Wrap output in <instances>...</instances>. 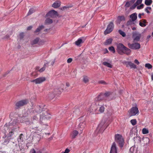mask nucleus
<instances>
[{
    "label": "nucleus",
    "mask_w": 153,
    "mask_h": 153,
    "mask_svg": "<svg viewBox=\"0 0 153 153\" xmlns=\"http://www.w3.org/2000/svg\"><path fill=\"white\" fill-rule=\"evenodd\" d=\"M78 133V131L76 130H74L71 133V136L72 138L74 139L76 137Z\"/></svg>",
    "instance_id": "24"
},
{
    "label": "nucleus",
    "mask_w": 153,
    "mask_h": 153,
    "mask_svg": "<svg viewBox=\"0 0 153 153\" xmlns=\"http://www.w3.org/2000/svg\"><path fill=\"white\" fill-rule=\"evenodd\" d=\"M49 63V62H47L46 63H45L44 65H43V67H42V68H40V69L38 70V71L40 72H42L44 71L45 69L46 65H48Z\"/></svg>",
    "instance_id": "27"
},
{
    "label": "nucleus",
    "mask_w": 153,
    "mask_h": 153,
    "mask_svg": "<svg viewBox=\"0 0 153 153\" xmlns=\"http://www.w3.org/2000/svg\"><path fill=\"white\" fill-rule=\"evenodd\" d=\"M132 34V37L134 40L137 41H139L141 37V34L136 32H133Z\"/></svg>",
    "instance_id": "15"
},
{
    "label": "nucleus",
    "mask_w": 153,
    "mask_h": 153,
    "mask_svg": "<svg viewBox=\"0 0 153 153\" xmlns=\"http://www.w3.org/2000/svg\"><path fill=\"white\" fill-rule=\"evenodd\" d=\"M34 135L35 136H34V138H36V137H37L39 138L38 140H39V139L41 138V135L39 134H36Z\"/></svg>",
    "instance_id": "47"
},
{
    "label": "nucleus",
    "mask_w": 153,
    "mask_h": 153,
    "mask_svg": "<svg viewBox=\"0 0 153 153\" xmlns=\"http://www.w3.org/2000/svg\"><path fill=\"white\" fill-rule=\"evenodd\" d=\"M33 113V111L32 108L28 109L27 110H25L23 112L22 117H28L30 116Z\"/></svg>",
    "instance_id": "10"
},
{
    "label": "nucleus",
    "mask_w": 153,
    "mask_h": 153,
    "mask_svg": "<svg viewBox=\"0 0 153 153\" xmlns=\"http://www.w3.org/2000/svg\"><path fill=\"white\" fill-rule=\"evenodd\" d=\"M9 141V140L7 139H4V141L2 142V143L4 145H6L8 143Z\"/></svg>",
    "instance_id": "44"
},
{
    "label": "nucleus",
    "mask_w": 153,
    "mask_h": 153,
    "mask_svg": "<svg viewBox=\"0 0 153 153\" xmlns=\"http://www.w3.org/2000/svg\"><path fill=\"white\" fill-rule=\"evenodd\" d=\"M85 39L83 37L79 38L75 42V44L78 46H80V44L83 43L85 41Z\"/></svg>",
    "instance_id": "20"
},
{
    "label": "nucleus",
    "mask_w": 153,
    "mask_h": 153,
    "mask_svg": "<svg viewBox=\"0 0 153 153\" xmlns=\"http://www.w3.org/2000/svg\"><path fill=\"white\" fill-rule=\"evenodd\" d=\"M144 6V5L143 4H142L140 5L137 6V8L138 9H140L142 8Z\"/></svg>",
    "instance_id": "48"
},
{
    "label": "nucleus",
    "mask_w": 153,
    "mask_h": 153,
    "mask_svg": "<svg viewBox=\"0 0 153 153\" xmlns=\"http://www.w3.org/2000/svg\"><path fill=\"white\" fill-rule=\"evenodd\" d=\"M61 3L59 1H56L52 5V7L54 8L59 7L61 4Z\"/></svg>",
    "instance_id": "25"
},
{
    "label": "nucleus",
    "mask_w": 153,
    "mask_h": 153,
    "mask_svg": "<svg viewBox=\"0 0 153 153\" xmlns=\"http://www.w3.org/2000/svg\"><path fill=\"white\" fill-rule=\"evenodd\" d=\"M104 110L105 108L103 106H102L100 107L99 111L100 113H102L104 111Z\"/></svg>",
    "instance_id": "38"
},
{
    "label": "nucleus",
    "mask_w": 153,
    "mask_h": 153,
    "mask_svg": "<svg viewBox=\"0 0 153 153\" xmlns=\"http://www.w3.org/2000/svg\"><path fill=\"white\" fill-rule=\"evenodd\" d=\"M132 22L133 21H132L131 20L128 21L127 22V25H131L133 23Z\"/></svg>",
    "instance_id": "55"
},
{
    "label": "nucleus",
    "mask_w": 153,
    "mask_h": 153,
    "mask_svg": "<svg viewBox=\"0 0 153 153\" xmlns=\"http://www.w3.org/2000/svg\"><path fill=\"white\" fill-rule=\"evenodd\" d=\"M28 102V101L27 100H21L16 103L15 104L17 108H18L27 104Z\"/></svg>",
    "instance_id": "8"
},
{
    "label": "nucleus",
    "mask_w": 153,
    "mask_h": 153,
    "mask_svg": "<svg viewBox=\"0 0 153 153\" xmlns=\"http://www.w3.org/2000/svg\"><path fill=\"white\" fill-rule=\"evenodd\" d=\"M13 132L12 131H10V132L9 133V134H8V135L10 136V137H11V136L12 135H13Z\"/></svg>",
    "instance_id": "58"
},
{
    "label": "nucleus",
    "mask_w": 153,
    "mask_h": 153,
    "mask_svg": "<svg viewBox=\"0 0 153 153\" xmlns=\"http://www.w3.org/2000/svg\"><path fill=\"white\" fill-rule=\"evenodd\" d=\"M46 78L45 77H41L32 80L31 82H35L36 84H39L44 82Z\"/></svg>",
    "instance_id": "12"
},
{
    "label": "nucleus",
    "mask_w": 153,
    "mask_h": 153,
    "mask_svg": "<svg viewBox=\"0 0 153 153\" xmlns=\"http://www.w3.org/2000/svg\"><path fill=\"white\" fill-rule=\"evenodd\" d=\"M81 110L78 108H75L73 111V115L75 116L79 115L81 113Z\"/></svg>",
    "instance_id": "22"
},
{
    "label": "nucleus",
    "mask_w": 153,
    "mask_h": 153,
    "mask_svg": "<svg viewBox=\"0 0 153 153\" xmlns=\"http://www.w3.org/2000/svg\"><path fill=\"white\" fill-rule=\"evenodd\" d=\"M32 27L31 26L28 27L27 28V30H31Z\"/></svg>",
    "instance_id": "61"
},
{
    "label": "nucleus",
    "mask_w": 153,
    "mask_h": 153,
    "mask_svg": "<svg viewBox=\"0 0 153 153\" xmlns=\"http://www.w3.org/2000/svg\"><path fill=\"white\" fill-rule=\"evenodd\" d=\"M130 152L131 153H136V150L135 147H131L130 149Z\"/></svg>",
    "instance_id": "34"
},
{
    "label": "nucleus",
    "mask_w": 153,
    "mask_h": 153,
    "mask_svg": "<svg viewBox=\"0 0 153 153\" xmlns=\"http://www.w3.org/2000/svg\"><path fill=\"white\" fill-rule=\"evenodd\" d=\"M128 45L130 48L133 49H138L140 48V44L137 43L133 44L128 43Z\"/></svg>",
    "instance_id": "13"
},
{
    "label": "nucleus",
    "mask_w": 153,
    "mask_h": 153,
    "mask_svg": "<svg viewBox=\"0 0 153 153\" xmlns=\"http://www.w3.org/2000/svg\"><path fill=\"white\" fill-rule=\"evenodd\" d=\"M137 5L135 3L131 7V9H134L136 7Z\"/></svg>",
    "instance_id": "53"
},
{
    "label": "nucleus",
    "mask_w": 153,
    "mask_h": 153,
    "mask_svg": "<svg viewBox=\"0 0 153 153\" xmlns=\"http://www.w3.org/2000/svg\"><path fill=\"white\" fill-rule=\"evenodd\" d=\"M118 32L120 34V35H121L125 37L126 36V34L125 33L121 30H118Z\"/></svg>",
    "instance_id": "41"
},
{
    "label": "nucleus",
    "mask_w": 153,
    "mask_h": 153,
    "mask_svg": "<svg viewBox=\"0 0 153 153\" xmlns=\"http://www.w3.org/2000/svg\"><path fill=\"white\" fill-rule=\"evenodd\" d=\"M99 83L102 84H105L106 82L104 81L101 80L100 81Z\"/></svg>",
    "instance_id": "59"
},
{
    "label": "nucleus",
    "mask_w": 153,
    "mask_h": 153,
    "mask_svg": "<svg viewBox=\"0 0 153 153\" xmlns=\"http://www.w3.org/2000/svg\"><path fill=\"white\" fill-rule=\"evenodd\" d=\"M108 49L109 51L112 52L113 53H115V49L114 48L113 46H111L109 47Z\"/></svg>",
    "instance_id": "42"
},
{
    "label": "nucleus",
    "mask_w": 153,
    "mask_h": 153,
    "mask_svg": "<svg viewBox=\"0 0 153 153\" xmlns=\"http://www.w3.org/2000/svg\"><path fill=\"white\" fill-rule=\"evenodd\" d=\"M117 51L118 53L120 55H123L124 53L129 55L131 52V51L130 49L121 43L117 45Z\"/></svg>",
    "instance_id": "1"
},
{
    "label": "nucleus",
    "mask_w": 153,
    "mask_h": 153,
    "mask_svg": "<svg viewBox=\"0 0 153 153\" xmlns=\"http://www.w3.org/2000/svg\"><path fill=\"white\" fill-rule=\"evenodd\" d=\"M139 112L138 108L137 107H132L129 111V115L130 116H134Z\"/></svg>",
    "instance_id": "11"
},
{
    "label": "nucleus",
    "mask_w": 153,
    "mask_h": 153,
    "mask_svg": "<svg viewBox=\"0 0 153 153\" xmlns=\"http://www.w3.org/2000/svg\"><path fill=\"white\" fill-rule=\"evenodd\" d=\"M142 133L143 134H148L149 133V130L146 128H143L142 130Z\"/></svg>",
    "instance_id": "40"
},
{
    "label": "nucleus",
    "mask_w": 153,
    "mask_h": 153,
    "mask_svg": "<svg viewBox=\"0 0 153 153\" xmlns=\"http://www.w3.org/2000/svg\"><path fill=\"white\" fill-rule=\"evenodd\" d=\"M97 109V107L96 105L93 106L92 105L90 108L89 111L93 113H96V111Z\"/></svg>",
    "instance_id": "21"
},
{
    "label": "nucleus",
    "mask_w": 153,
    "mask_h": 153,
    "mask_svg": "<svg viewBox=\"0 0 153 153\" xmlns=\"http://www.w3.org/2000/svg\"><path fill=\"white\" fill-rule=\"evenodd\" d=\"M123 63L127 67H128L129 66L131 68H134L135 69L136 68V65L131 62L125 61Z\"/></svg>",
    "instance_id": "16"
},
{
    "label": "nucleus",
    "mask_w": 153,
    "mask_h": 153,
    "mask_svg": "<svg viewBox=\"0 0 153 153\" xmlns=\"http://www.w3.org/2000/svg\"><path fill=\"white\" fill-rule=\"evenodd\" d=\"M42 106H41V107L39 106V108H40L39 109V111H38V113L40 112L41 111H43V108H42Z\"/></svg>",
    "instance_id": "56"
},
{
    "label": "nucleus",
    "mask_w": 153,
    "mask_h": 153,
    "mask_svg": "<svg viewBox=\"0 0 153 153\" xmlns=\"http://www.w3.org/2000/svg\"><path fill=\"white\" fill-rule=\"evenodd\" d=\"M45 27L44 26L41 25L39 26L36 30L35 32L36 33L39 32L41 30L44 29Z\"/></svg>",
    "instance_id": "30"
},
{
    "label": "nucleus",
    "mask_w": 153,
    "mask_h": 153,
    "mask_svg": "<svg viewBox=\"0 0 153 153\" xmlns=\"http://www.w3.org/2000/svg\"><path fill=\"white\" fill-rule=\"evenodd\" d=\"M55 59H54L53 61H52V62H51V65H53L54 64L55 62Z\"/></svg>",
    "instance_id": "63"
},
{
    "label": "nucleus",
    "mask_w": 153,
    "mask_h": 153,
    "mask_svg": "<svg viewBox=\"0 0 153 153\" xmlns=\"http://www.w3.org/2000/svg\"><path fill=\"white\" fill-rule=\"evenodd\" d=\"M110 153H117V148L115 142H114L112 145Z\"/></svg>",
    "instance_id": "18"
},
{
    "label": "nucleus",
    "mask_w": 153,
    "mask_h": 153,
    "mask_svg": "<svg viewBox=\"0 0 153 153\" xmlns=\"http://www.w3.org/2000/svg\"><path fill=\"white\" fill-rule=\"evenodd\" d=\"M112 39L111 38L109 39L106 40L105 42L104 43V44L105 45H109L112 43Z\"/></svg>",
    "instance_id": "26"
},
{
    "label": "nucleus",
    "mask_w": 153,
    "mask_h": 153,
    "mask_svg": "<svg viewBox=\"0 0 153 153\" xmlns=\"http://www.w3.org/2000/svg\"><path fill=\"white\" fill-rule=\"evenodd\" d=\"M118 19L120 21L125 20V18L124 16H119L118 17Z\"/></svg>",
    "instance_id": "50"
},
{
    "label": "nucleus",
    "mask_w": 153,
    "mask_h": 153,
    "mask_svg": "<svg viewBox=\"0 0 153 153\" xmlns=\"http://www.w3.org/2000/svg\"><path fill=\"white\" fill-rule=\"evenodd\" d=\"M108 51L107 49H105V52L104 53H108Z\"/></svg>",
    "instance_id": "64"
},
{
    "label": "nucleus",
    "mask_w": 153,
    "mask_h": 153,
    "mask_svg": "<svg viewBox=\"0 0 153 153\" xmlns=\"http://www.w3.org/2000/svg\"><path fill=\"white\" fill-rule=\"evenodd\" d=\"M142 1L143 0H137L135 3L138 5L142 3Z\"/></svg>",
    "instance_id": "49"
},
{
    "label": "nucleus",
    "mask_w": 153,
    "mask_h": 153,
    "mask_svg": "<svg viewBox=\"0 0 153 153\" xmlns=\"http://www.w3.org/2000/svg\"><path fill=\"white\" fill-rule=\"evenodd\" d=\"M102 64L108 67L109 68H112V65L109 63L106 62H104L102 63Z\"/></svg>",
    "instance_id": "28"
},
{
    "label": "nucleus",
    "mask_w": 153,
    "mask_h": 153,
    "mask_svg": "<svg viewBox=\"0 0 153 153\" xmlns=\"http://www.w3.org/2000/svg\"><path fill=\"white\" fill-rule=\"evenodd\" d=\"M146 68H148V69H150L152 68V65L150 64L146 63L145 65Z\"/></svg>",
    "instance_id": "43"
},
{
    "label": "nucleus",
    "mask_w": 153,
    "mask_h": 153,
    "mask_svg": "<svg viewBox=\"0 0 153 153\" xmlns=\"http://www.w3.org/2000/svg\"><path fill=\"white\" fill-rule=\"evenodd\" d=\"M63 90L62 88H56L52 92L48 94V97L50 100L53 99L55 97V95L59 94Z\"/></svg>",
    "instance_id": "4"
},
{
    "label": "nucleus",
    "mask_w": 153,
    "mask_h": 153,
    "mask_svg": "<svg viewBox=\"0 0 153 153\" xmlns=\"http://www.w3.org/2000/svg\"><path fill=\"white\" fill-rule=\"evenodd\" d=\"M134 62L135 63L137 64V65H138L140 63L138 61V60L136 59L134 60Z\"/></svg>",
    "instance_id": "60"
},
{
    "label": "nucleus",
    "mask_w": 153,
    "mask_h": 153,
    "mask_svg": "<svg viewBox=\"0 0 153 153\" xmlns=\"http://www.w3.org/2000/svg\"><path fill=\"white\" fill-rule=\"evenodd\" d=\"M139 25L141 27H145L146 26V24H143V22H139Z\"/></svg>",
    "instance_id": "51"
},
{
    "label": "nucleus",
    "mask_w": 153,
    "mask_h": 153,
    "mask_svg": "<svg viewBox=\"0 0 153 153\" xmlns=\"http://www.w3.org/2000/svg\"><path fill=\"white\" fill-rule=\"evenodd\" d=\"M72 61V59L71 58L68 59L67 60V62L68 63H70Z\"/></svg>",
    "instance_id": "54"
},
{
    "label": "nucleus",
    "mask_w": 153,
    "mask_h": 153,
    "mask_svg": "<svg viewBox=\"0 0 153 153\" xmlns=\"http://www.w3.org/2000/svg\"><path fill=\"white\" fill-rule=\"evenodd\" d=\"M143 140H144V142H146V144H147L148 143H149V140L148 137H145L143 139Z\"/></svg>",
    "instance_id": "46"
},
{
    "label": "nucleus",
    "mask_w": 153,
    "mask_h": 153,
    "mask_svg": "<svg viewBox=\"0 0 153 153\" xmlns=\"http://www.w3.org/2000/svg\"><path fill=\"white\" fill-rule=\"evenodd\" d=\"M103 100L106 101V99H105L104 97V95L102 93L100 94L95 99V101L96 102L101 101Z\"/></svg>",
    "instance_id": "17"
},
{
    "label": "nucleus",
    "mask_w": 153,
    "mask_h": 153,
    "mask_svg": "<svg viewBox=\"0 0 153 153\" xmlns=\"http://www.w3.org/2000/svg\"><path fill=\"white\" fill-rule=\"evenodd\" d=\"M58 15L57 12L54 10L50 11L46 14V16L54 18Z\"/></svg>",
    "instance_id": "14"
},
{
    "label": "nucleus",
    "mask_w": 153,
    "mask_h": 153,
    "mask_svg": "<svg viewBox=\"0 0 153 153\" xmlns=\"http://www.w3.org/2000/svg\"><path fill=\"white\" fill-rule=\"evenodd\" d=\"M142 22L143 24H145L146 23V21L145 19H143L142 20Z\"/></svg>",
    "instance_id": "62"
},
{
    "label": "nucleus",
    "mask_w": 153,
    "mask_h": 153,
    "mask_svg": "<svg viewBox=\"0 0 153 153\" xmlns=\"http://www.w3.org/2000/svg\"><path fill=\"white\" fill-rule=\"evenodd\" d=\"M152 0H145V4L146 5H150L152 3Z\"/></svg>",
    "instance_id": "32"
},
{
    "label": "nucleus",
    "mask_w": 153,
    "mask_h": 153,
    "mask_svg": "<svg viewBox=\"0 0 153 153\" xmlns=\"http://www.w3.org/2000/svg\"><path fill=\"white\" fill-rule=\"evenodd\" d=\"M89 81L88 78L86 76H84L83 78V81L85 83H88Z\"/></svg>",
    "instance_id": "33"
},
{
    "label": "nucleus",
    "mask_w": 153,
    "mask_h": 153,
    "mask_svg": "<svg viewBox=\"0 0 153 153\" xmlns=\"http://www.w3.org/2000/svg\"><path fill=\"white\" fill-rule=\"evenodd\" d=\"M130 17L131 19V21L134 22L137 19V14L136 13H132L130 16Z\"/></svg>",
    "instance_id": "23"
},
{
    "label": "nucleus",
    "mask_w": 153,
    "mask_h": 153,
    "mask_svg": "<svg viewBox=\"0 0 153 153\" xmlns=\"http://www.w3.org/2000/svg\"><path fill=\"white\" fill-rule=\"evenodd\" d=\"M52 19L50 18H47L45 21V24L49 25L52 24Z\"/></svg>",
    "instance_id": "29"
},
{
    "label": "nucleus",
    "mask_w": 153,
    "mask_h": 153,
    "mask_svg": "<svg viewBox=\"0 0 153 153\" xmlns=\"http://www.w3.org/2000/svg\"><path fill=\"white\" fill-rule=\"evenodd\" d=\"M115 141L117 143L120 147L122 148L124 144V140L122 136L119 134L115 135Z\"/></svg>",
    "instance_id": "3"
},
{
    "label": "nucleus",
    "mask_w": 153,
    "mask_h": 153,
    "mask_svg": "<svg viewBox=\"0 0 153 153\" xmlns=\"http://www.w3.org/2000/svg\"><path fill=\"white\" fill-rule=\"evenodd\" d=\"M38 117L36 115L34 116L32 119L31 121L27 120L25 122L27 124H37L38 123Z\"/></svg>",
    "instance_id": "9"
},
{
    "label": "nucleus",
    "mask_w": 153,
    "mask_h": 153,
    "mask_svg": "<svg viewBox=\"0 0 153 153\" xmlns=\"http://www.w3.org/2000/svg\"><path fill=\"white\" fill-rule=\"evenodd\" d=\"M23 135L22 134H21L20 135L18 139V140L19 142H22L23 140Z\"/></svg>",
    "instance_id": "35"
},
{
    "label": "nucleus",
    "mask_w": 153,
    "mask_h": 153,
    "mask_svg": "<svg viewBox=\"0 0 153 153\" xmlns=\"http://www.w3.org/2000/svg\"><path fill=\"white\" fill-rule=\"evenodd\" d=\"M35 10L33 8H31L30 9L27 14V16L31 15L35 11Z\"/></svg>",
    "instance_id": "36"
},
{
    "label": "nucleus",
    "mask_w": 153,
    "mask_h": 153,
    "mask_svg": "<svg viewBox=\"0 0 153 153\" xmlns=\"http://www.w3.org/2000/svg\"><path fill=\"white\" fill-rule=\"evenodd\" d=\"M109 125L108 121L107 119H103L99 125L96 131L100 132H102Z\"/></svg>",
    "instance_id": "2"
},
{
    "label": "nucleus",
    "mask_w": 153,
    "mask_h": 153,
    "mask_svg": "<svg viewBox=\"0 0 153 153\" xmlns=\"http://www.w3.org/2000/svg\"><path fill=\"white\" fill-rule=\"evenodd\" d=\"M131 122L133 125L134 126L136 124V120L135 119L131 120Z\"/></svg>",
    "instance_id": "45"
},
{
    "label": "nucleus",
    "mask_w": 153,
    "mask_h": 153,
    "mask_svg": "<svg viewBox=\"0 0 153 153\" xmlns=\"http://www.w3.org/2000/svg\"><path fill=\"white\" fill-rule=\"evenodd\" d=\"M31 153H41V152L40 150L36 151L33 149H32L30 151Z\"/></svg>",
    "instance_id": "39"
},
{
    "label": "nucleus",
    "mask_w": 153,
    "mask_h": 153,
    "mask_svg": "<svg viewBox=\"0 0 153 153\" xmlns=\"http://www.w3.org/2000/svg\"><path fill=\"white\" fill-rule=\"evenodd\" d=\"M106 100L109 101L114 99L116 97V95L114 93H111L110 92H106L103 94Z\"/></svg>",
    "instance_id": "6"
},
{
    "label": "nucleus",
    "mask_w": 153,
    "mask_h": 153,
    "mask_svg": "<svg viewBox=\"0 0 153 153\" xmlns=\"http://www.w3.org/2000/svg\"><path fill=\"white\" fill-rule=\"evenodd\" d=\"M78 128L81 131V133L85 126V122L84 120L82 118H80L77 120Z\"/></svg>",
    "instance_id": "5"
},
{
    "label": "nucleus",
    "mask_w": 153,
    "mask_h": 153,
    "mask_svg": "<svg viewBox=\"0 0 153 153\" xmlns=\"http://www.w3.org/2000/svg\"><path fill=\"white\" fill-rule=\"evenodd\" d=\"M39 41V38H36L34 39L32 42V45H34L37 44Z\"/></svg>",
    "instance_id": "37"
},
{
    "label": "nucleus",
    "mask_w": 153,
    "mask_h": 153,
    "mask_svg": "<svg viewBox=\"0 0 153 153\" xmlns=\"http://www.w3.org/2000/svg\"><path fill=\"white\" fill-rule=\"evenodd\" d=\"M70 151V150L68 149H66L65 152H62L61 153H68Z\"/></svg>",
    "instance_id": "52"
},
{
    "label": "nucleus",
    "mask_w": 153,
    "mask_h": 153,
    "mask_svg": "<svg viewBox=\"0 0 153 153\" xmlns=\"http://www.w3.org/2000/svg\"><path fill=\"white\" fill-rule=\"evenodd\" d=\"M14 152L15 153H23L22 150L19 145H15L13 149Z\"/></svg>",
    "instance_id": "19"
},
{
    "label": "nucleus",
    "mask_w": 153,
    "mask_h": 153,
    "mask_svg": "<svg viewBox=\"0 0 153 153\" xmlns=\"http://www.w3.org/2000/svg\"><path fill=\"white\" fill-rule=\"evenodd\" d=\"M42 117H42V116L41 115L40 117V120L41 121H42H42L43 120V121H45V120H46V119H45V117H44L43 119Z\"/></svg>",
    "instance_id": "57"
},
{
    "label": "nucleus",
    "mask_w": 153,
    "mask_h": 153,
    "mask_svg": "<svg viewBox=\"0 0 153 153\" xmlns=\"http://www.w3.org/2000/svg\"><path fill=\"white\" fill-rule=\"evenodd\" d=\"M134 2V1L133 0L129 2H127L126 3L125 6L126 7H128L130 6L131 4L133 3Z\"/></svg>",
    "instance_id": "31"
},
{
    "label": "nucleus",
    "mask_w": 153,
    "mask_h": 153,
    "mask_svg": "<svg viewBox=\"0 0 153 153\" xmlns=\"http://www.w3.org/2000/svg\"><path fill=\"white\" fill-rule=\"evenodd\" d=\"M114 27L113 22H111L108 25L106 29L104 31V34L106 35L111 33L113 30Z\"/></svg>",
    "instance_id": "7"
}]
</instances>
